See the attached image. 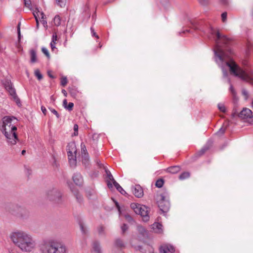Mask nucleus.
Masks as SVG:
<instances>
[{"label": "nucleus", "instance_id": "f257e3e1", "mask_svg": "<svg viewBox=\"0 0 253 253\" xmlns=\"http://www.w3.org/2000/svg\"><path fill=\"white\" fill-rule=\"evenodd\" d=\"M211 34L214 35L213 38L216 43L214 50L216 62L218 63L224 62L229 67L231 73L253 84V70H250L246 72L234 61L230 59V56L233 54L232 50L228 47L231 42V39L214 30H211Z\"/></svg>", "mask_w": 253, "mask_h": 253}, {"label": "nucleus", "instance_id": "f03ea898", "mask_svg": "<svg viewBox=\"0 0 253 253\" xmlns=\"http://www.w3.org/2000/svg\"><path fill=\"white\" fill-rule=\"evenodd\" d=\"M2 121L0 130L5 136L7 144L13 146L19 141L16 133L18 120L13 116H7L4 117Z\"/></svg>", "mask_w": 253, "mask_h": 253}, {"label": "nucleus", "instance_id": "7ed1b4c3", "mask_svg": "<svg viewBox=\"0 0 253 253\" xmlns=\"http://www.w3.org/2000/svg\"><path fill=\"white\" fill-rule=\"evenodd\" d=\"M10 238L13 243L23 252L29 253L34 250L36 246L32 236L23 231L12 232Z\"/></svg>", "mask_w": 253, "mask_h": 253}, {"label": "nucleus", "instance_id": "20e7f679", "mask_svg": "<svg viewBox=\"0 0 253 253\" xmlns=\"http://www.w3.org/2000/svg\"><path fill=\"white\" fill-rule=\"evenodd\" d=\"M41 251L42 253H66V248L59 242L49 240L43 243Z\"/></svg>", "mask_w": 253, "mask_h": 253}, {"label": "nucleus", "instance_id": "39448f33", "mask_svg": "<svg viewBox=\"0 0 253 253\" xmlns=\"http://www.w3.org/2000/svg\"><path fill=\"white\" fill-rule=\"evenodd\" d=\"M130 208L137 214L140 215L142 220L145 221H148L149 220V211L148 207L144 205H140L137 203H133L130 204Z\"/></svg>", "mask_w": 253, "mask_h": 253}, {"label": "nucleus", "instance_id": "423d86ee", "mask_svg": "<svg viewBox=\"0 0 253 253\" xmlns=\"http://www.w3.org/2000/svg\"><path fill=\"white\" fill-rule=\"evenodd\" d=\"M157 202L160 209L163 212H167L170 209L169 197L165 194H161L157 196Z\"/></svg>", "mask_w": 253, "mask_h": 253}, {"label": "nucleus", "instance_id": "0eeeda50", "mask_svg": "<svg viewBox=\"0 0 253 253\" xmlns=\"http://www.w3.org/2000/svg\"><path fill=\"white\" fill-rule=\"evenodd\" d=\"M46 197L47 199L55 203H61L62 194L60 191L55 188L49 189L46 192Z\"/></svg>", "mask_w": 253, "mask_h": 253}, {"label": "nucleus", "instance_id": "6e6552de", "mask_svg": "<svg viewBox=\"0 0 253 253\" xmlns=\"http://www.w3.org/2000/svg\"><path fill=\"white\" fill-rule=\"evenodd\" d=\"M69 148L68 149V157L69 162L71 166H75L76 163V157L74 155V153H76V149L75 144L74 143H70L68 145Z\"/></svg>", "mask_w": 253, "mask_h": 253}, {"label": "nucleus", "instance_id": "1a4fd4ad", "mask_svg": "<svg viewBox=\"0 0 253 253\" xmlns=\"http://www.w3.org/2000/svg\"><path fill=\"white\" fill-rule=\"evenodd\" d=\"M13 213L19 217L25 218L29 215L30 212L25 208L16 205L13 207Z\"/></svg>", "mask_w": 253, "mask_h": 253}, {"label": "nucleus", "instance_id": "9d476101", "mask_svg": "<svg viewBox=\"0 0 253 253\" xmlns=\"http://www.w3.org/2000/svg\"><path fill=\"white\" fill-rule=\"evenodd\" d=\"M5 89L8 91L9 94L12 97L17 105L20 106L21 105L20 100L17 95L15 90L13 87L12 84H11L10 85L7 86Z\"/></svg>", "mask_w": 253, "mask_h": 253}, {"label": "nucleus", "instance_id": "9b49d317", "mask_svg": "<svg viewBox=\"0 0 253 253\" xmlns=\"http://www.w3.org/2000/svg\"><path fill=\"white\" fill-rule=\"evenodd\" d=\"M159 252L160 253H173L175 252V248L170 244H165L160 247Z\"/></svg>", "mask_w": 253, "mask_h": 253}, {"label": "nucleus", "instance_id": "f8f14e48", "mask_svg": "<svg viewBox=\"0 0 253 253\" xmlns=\"http://www.w3.org/2000/svg\"><path fill=\"white\" fill-rule=\"evenodd\" d=\"M132 192L134 196L137 198H141L143 196V190L139 185H136L132 187Z\"/></svg>", "mask_w": 253, "mask_h": 253}, {"label": "nucleus", "instance_id": "ddd939ff", "mask_svg": "<svg viewBox=\"0 0 253 253\" xmlns=\"http://www.w3.org/2000/svg\"><path fill=\"white\" fill-rule=\"evenodd\" d=\"M238 116L241 119H248L252 117V112L248 108H244L239 114Z\"/></svg>", "mask_w": 253, "mask_h": 253}, {"label": "nucleus", "instance_id": "4468645a", "mask_svg": "<svg viewBox=\"0 0 253 253\" xmlns=\"http://www.w3.org/2000/svg\"><path fill=\"white\" fill-rule=\"evenodd\" d=\"M72 178L74 183L77 185L81 186L83 183V178L80 173H75Z\"/></svg>", "mask_w": 253, "mask_h": 253}, {"label": "nucleus", "instance_id": "2eb2a0df", "mask_svg": "<svg viewBox=\"0 0 253 253\" xmlns=\"http://www.w3.org/2000/svg\"><path fill=\"white\" fill-rule=\"evenodd\" d=\"M114 246L118 249H122L126 247V244L124 241L119 238H116L114 241Z\"/></svg>", "mask_w": 253, "mask_h": 253}, {"label": "nucleus", "instance_id": "dca6fc26", "mask_svg": "<svg viewBox=\"0 0 253 253\" xmlns=\"http://www.w3.org/2000/svg\"><path fill=\"white\" fill-rule=\"evenodd\" d=\"M105 172L108 178V179L107 180V186L110 189L112 188L113 185L111 183V181L114 180L115 179L114 178L111 172L108 169H106Z\"/></svg>", "mask_w": 253, "mask_h": 253}, {"label": "nucleus", "instance_id": "f3484780", "mask_svg": "<svg viewBox=\"0 0 253 253\" xmlns=\"http://www.w3.org/2000/svg\"><path fill=\"white\" fill-rule=\"evenodd\" d=\"M162 226L161 224L155 222L152 225V228L155 232L161 233L163 232Z\"/></svg>", "mask_w": 253, "mask_h": 253}, {"label": "nucleus", "instance_id": "a211bd4d", "mask_svg": "<svg viewBox=\"0 0 253 253\" xmlns=\"http://www.w3.org/2000/svg\"><path fill=\"white\" fill-rule=\"evenodd\" d=\"M180 170V167L178 166L170 167L167 169V172L172 174L176 173L178 172Z\"/></svg>", "mask_w": 253, "mask_h": 253}, {"label": "nucleus", "instance_id": "6ab92c4d", "mask_svg": "<svg viewBox=\"0 0 253 253\" xmlns=\"http://www.w3.org/2000/svg\"><path fill=\"white\" fill-rule=\"evenodd\" d=\"M101 247L99 243L97 242H94L93 243L92 253H101Z\"/></svg>", "mask_w": 253, "mask_h": 253}, {"label": "nucleus", "instance_id": "aec40b11", "mask_svg": "<svg viewBox=\"0 0 253 253\" xmlns=\"http://www.w3.org/2000/svg\"><path fill=\"white\" fill-rule=\"evenodd\" d=\"M137 230L138 233L143 237L147 235V232L145 228L141 225H138L137 226Z\"/></svg>", "mask_w": 253, "mask_h": 253}, {"label": "nucleus", "instance_id": "412c9836", "mask_svg": "<svg viewBox=\"0 0 253 253\" xmlns=\"http://www.w3.org/2000/svg\"><path fill=\"white\" fill-rule=\"evenodd\" d=\"M30 57H31V62L32 63H35L37 62V54L36 51L32 49L30 50Z\"/></svg>", "mask_w": 253, "mask_h": 253}, {"label": "nucleus", "instance_id": "4be33fe9", "mask_svg": "<svg viewBox=\"0 0 253 253\" xmlns=\"http://www.w3.org/2000/svg\"><path fill=\"white\" fill-rule=\"evenodd\" d=\"M54 25L56 26H59L61 24V19L59 15H56L53 19Z\"/></svg>", "mask_w": 253, "mask_h": 253}, {"label": "nucleus", "instance_id": "5701e85b", "mask_svg": "<svg viewBox=\"0 0 253 253\" xmlns=\"http://www.w3.org/2000/svg\"><path fill=\"white\" fill-rule=\"evenodd\" d=\"M190 176V173L188 172H184L182 173L179 176V178L183 180L188 178Z\"/></svg>", "mask_w": 253, "mask_h": 253}, {"label": "nucleus", "instance_id": "b1692460", "mask_svg": "<svg viewBox=\"0 0 253 253\" xmlns=\"http://www.w3.org/2000/svg\"><path fill=\"white\" fill-rule=\"evenodd\" d=\"M57 5L61 7H64L66 3V0H55Z\"/></svg>", "mask_w": 253, "mask_h": 253}, {"label": "nucleus", "instance_id": "393cba45", "mask_svg": "<svg viewBox=\"0 0 253 253\" xmlns=\"http://www.w3.org/2000/svg\"><path fill=\"white\" fill-rule=\"evenodd\" d=\"M209 147L208 146H204L203 148H202L198 153L197 155L199 156H201L203 155L208 149Z\"/></svg>", "mask_w": 253, "mask_h": 253}, {"label": "nucleus", "instance_id": "a878e982", "mask_svg": "<svg viewBox=\"0 0 253 253\" xmlns=\"http://www.w3.org/2000/svg\"><path fill=\"white\" fill-rule=\"evenodd\" d=\"M35 76L38 78L39 80H41L43 77L42 74L41 73L39 69H36L34 72Z\"/></svg>", "mask_w": 253, "mask_h": 253}, {"label": "nucleus", "instance_id": "bb28decb", "mask_svg": "<svg viewBox=\"0 0 253 253\" xmlns=\"http://www.w3.org/2000/svg\"><path fill=\"white\" fill-rule=\"evenodd\" d=\"M164 184V180L162 179H159L156 182L155 185L158 188H161Z\"/></svg>", "mask_w": 253, "mask_h": 253}, {"label": "nucleus", "instance_id": "cd10ccee", "mask_svg": "<svg viewBox=\"0 0 253 253\" xmlns=\"http://www.w3.org/2000/svg\"><path fill=\"white\" fill-rule=\"evenodd\" d=\"M42 51L45 55V56L47 57L48 59L50 58V54L46 48L44 47H42Z\"/></svg>", "mask_w": 253, "mask_h": 253}, {"label": "nucleus", "instance_id": "c85d7f7f", "mask_svg": "<svg viewBox=\"0 0 253 253\" xmlns=\"http://www.w3.org/2000/svg\"><path fill=\"white\" fill-rule=\"evenodd\" d=\"M74 194L76 196L77 201L79 203H81L83 201L82 196L77 192H75Z\"/></svg>", "mask_w": 253, "mask_h": 253}, {"label": "nucleus", "instance_id": "c756f323", "mask_svg": "<svg viewBox=\"0 0 253 253\" xmlns=\"http://www.w3.org/2000/svg\"><path fill=\"white\" fill-rule=\"evenodd\" d=\"M226 130V127H221L218 131L216 132V134L218 135H222L224 133Z\"/></svg>", "mask_w": 253, "mask_h": 253}, {"label": "nucleus", "instance_id": "7c9ffc66", "mask_svg": "<svg viewBox=\"0 0 253 253\" xmlns=\"http://www.w3.org/2000/svg\"><path fill=\"white\" fill-rule=\"evenodd\" d=\"M218 108L219 110L222 112H225L226 108L224 104L220 103L218 105Z\"/></svg>", "mask_w": 253, "mask_h": 253}, {"label": "nucleus", "instance_id": "2f4dec72", "mask_svg": "<svg viewBox=\"0 0 253 253\" xmlns=\"http://www.w3.org/2000/svg\"><path fill=\"white\" fill-rule=\"evenodd\" d=\"M67 79L66 77H62L61 79V85L65 86L67 84Z\"/></svg>", "mask_w": 253, "mask_h": 253}, {"label": "nucleus", "instance_id": "473e14b6", "mask_svg": "<svg viewBox=\"0 0 253 253\" xmlns=\"http://www.w3.org/2000/svg\"><path fill=\"white\" fill-rule=\"evenodd\" d=\"M105 231V228L102 225H100L98 228V232L100 235L104 234Z\"/></svg>", "mask_w": 253, "mask_h": 253}, {"label": "nucleus", "instance_id": "72a5a7b5", "mask_svg": "<svg viewBox=\"0 0 253 253\" xmlns=\"http://www.w3.org/2000/svg\"><path fill=\"white\" fill-rule=\"evenodd\" d=\"M227 13L226 12H224L221 14V19L223 22L225 23L226 22Z\"/></svg>", "mask_w": 253, "mask_h": 253}, {"label": "nucleus", "instance_id": "f704fd0d", "mask_svg": "<svg viewBox=\"0 0 253 253\" xmlns=\"http://www.w3.org/2000/svg\"><path fill=\"white\" fill-rule=\"evenodd\" d=\"M121 229L122 231V234H124L125 232L128 229V226L126 224H123L121 226Z\"/></svg>", "mask_w": 253, "mask_h": 253}, {"label": "nucleus", "instance_id": "c9c22d12", "mask_svg": "<svg viewBox=\"0 0 253 253\" xmlns=\"http://www.w3.org/2000/svg\"><path fill=\"white\" fill-rule=\"evenodd\" d=\"M49 109L50 110V111L53 114H54L56 117L57 118H59L60 117V115L59 114H58V113L57 112V111H56L54 109H53V108H49Z\"/></svg>", "mask_w": 253, "mask_h": 253}, {"label": "nucleus", "instance_id": "e433bc0d", "mask_svg": "<svg viewBox=\"0 0 253 253\" xmlns=\"http://www.w3.org/2000/svg\"><path fill=\"white\" fill-rule=\"evenodd\" d=\"M82 153L83 157L88 156L87 150L85 149L84 145V147H82Z\"/></svg>", "mask_w": 253, "mask_h": 253}, {"label": "nucleus", "instance_id": "4c0bfd02", "mask_svg": "<svg viewBox=\"0 0 253 253\" xmlns=\"http://www.w3.org/2000/svg\"><path fill=\"white\" fill-rule=\"evenodd\" d=\"M80 229L83 234H85L87 233V230L82 223L80 224Z\"/></svg>", "mask_w": 253, "mask_h": 253}, {"label": "nucleus", "instance_id": "58836bf2", "mask_svg": "<svg viewBox=\"0 0 253 253\" xmlns=\"http://www.w3.org/2000/svg\"><path fill=\"white\" fill-rule=\"evenodd\" d=\"M74 107V103L72 102H69L68 106H65V108L69 111H71Z\"/></svg>", "mask_w": 253, "mask_h": 253}, {"label": "nucleus", "instance_id": "ea45409f", "mask_svg": "<svg viewBox=\"0 0 253 253\" xmlns=\"http://www.w3.org/2000/svg\"><path fill=\"white\" fill-rule=\"evenodd\" d=\"M74 135L77 136L78 135V128L79 126L77 124H75L74 126Z\"/></svg>", "mask_w": 253, "mask_h": 253}, {"label": "nucleus", "instance_id": "a19ab883", "mask_svg": "<svg viewBox=\"0 0 253 253\" xmlns=\"http://www.w3.org/2000/svg\"><path fill=\"white\" fill-rule=\"evenodd\" d=\"M200 4L202 5H206L209 2V0H198Z\"/></svg>", "mask_w": 253, "mask_h": 253}, {"label": "nucleus", "instance_id": "79ce46f5", "mask_svg": "<svg viewBox=\"0 0 253 253\" xmlns=\"http://www.w3.org/2000/svg\"><path fill=\"white\" fill-rule=\"evenodd\" d=\"M122 195H126L127 194L126 192L124 190V189L120 186L118 189H117Z\"/></svg>", "mask_w": 253, "mask_h": 253}, {"label": "nucleus", "instance_id": "37998d69", "mask_svg": "<svg viewBox=\"0 0 253 253\" xmlns=\"http://www.w3.org/2000/svg\"><path fill=\"white\" fill-rule=\"evenodd\" d=\"M57 40V36L56 33H54L52 35L51 42L56 43V42Z\"/></svg>", "mask_w": 253, "mask_h": 253}, {"label": "nucleus", "instance_id": "c03bdc74", "mask_svg": "<svg viewBox=\"0 0 253 253\" xmlns=\"http://www.w3.org/2000/svg\"><path fill=\"white\" fill-rule=\"evenodd\" d=\"M11 84V82L8 80H5L3 83V84L4 85L5 88L7 87V86L10 85Z\"/></svg>", "mask_w": 253, "mask_h": 253}, {"label": "nucleus", "instance_id": "a18cd8bd", "mask_svg": "<svg viewBox=\"0 0 253 253\" xmlns=\"http://www.w3.org/2000/svg\"><path fill=\"white\" fill-rule=\"evenodd\" d=\"M83 163L85 166L88 164V156L83 157Z\"/></svg>", "mask_w": 253, "mask_h": 253}, {"label": "nucleus", "instance_id": "49530a36", "mask_svg": "<svg viewBox=\"0 0 253 253\" xmlns=\"http://www.w3.org/2000/svg\"><path fill=\"white\" fill-rule=\"evenodd\" d=\"M39 12H40V11H38L37 12H34L33 13V14H34V17H35L36 20H37V19H39V18H40V14H39Z\"/></svg>", "mask_w": 253, "mask_h": 253}, {"label": "nucleus", "instance_id": "de8ad7c7", "mask_svg": "<svg viewBox=\"0 0 253 253\" xmlns=\"http://www.w3.org/2000/svg\"><path fill=\"white\" fill-rule=\"evenodd\" d=\"M25 5L28 7L31 6V0H24Z\"/></svg>", "mask_w": 253, "mask_h": 253}, {"label": "nucleus", "instance_id": "09e8293b", "mask_svg": "<svg viewBox=\"0 0 253 253\" xmlns=\"http://www.w3.org/2000/svg\"><path fill=\"white\" fill-rule=\"evenodd\" d=\"M39 14H40V17H41V20L46 19V17L43 12H39Z\"/></svg>", "mask_w": 253, "mask_h": 253}, {"label": "nucleus", "instance_id": "8fccbe9b", "mask_svg": "<svg viewBox=\"0 0 253 253\" xmlns=\"http://www.w3.org/2000/svg\"><path fill=\"white\" fill-rule=\"evenodd\" d=\"M113 183L114 186L116 187V189H118L119 187L120 186V184L116 182V181L114 179L112 181Z\"/></svg>", "mask_w": 253, "mask_h": 253}, {"label": "nucleus", "instance_id": "3c124183", "mask_svg": "<svg viewBox=\"0 0 253 253\" xmlns=\"http://www.w3.org/2000/svg\"><path fill=\"white\" fill-rule=\"evenodd\" d=\"M230 91H231L233 96H234V97H235L236 92H235V91L232 85L230 86Z\"/></svg>", "mask_w": 253, "mask_h": 253}, {"label": "nucleus", "instance_id": "603ef678", "mask_svg": "<svg viewBox=\"0 0 253 253\" xmlns=\"http://www.w3.org/2000/svg\"><path fill=\"white\" fill-rule=\"evenodd\" d=\"M90 30H91V33L92 34V36H94L96 38L98 39L99 38V37L96 34V33L95 32L94 29L92 28H90Z\"/></svg>", "mask_w": 253, "mask_h": 253}, {"label": "nucleus", "instance_id": "864d4df0", "mask_svg": "<svg viewBox=\"0 0 253 253\" xmlns=\"http://www.w3.org/2000/svg\"><path fill=\"white\" fill-rule=\"evenodd\" d=\"M41 110L44 115L46 114L47 111L45 107H44L43 106H42Z\"/></svg>", "mask_w": 253, "mask_h": 253}, {"label": "nucleus", "instance_id": "5fc2aeb1", "mask_svg": "<svg viewBox=\"0 0 253 253\" xmlns=\"http://www.w3.org/2000/svg\"><path fill=\"white\" fill-rule=\"evenodd\" d=\"M70 93L72 95V96H75L76 95V90H75V89H71L70 90Z\"/></svg>", "mask_w": 253, "mask_h": 253}, {"label": "nucleus", "instance_id": "6e6d98bb", "mask_svg": "<svg viewBox=\"0 0 253 253\" xmlns=\"http://www.w3.org/2000/svg\"><path fill=\"white\" fill-rule=\"evenodd\" d=\"M43 26L45 28L47 27V24L46 19L41 20Z\"/></svg>", "mask_w": 253, "mask_h": 253}, {"label": "nucleus", "instance_id": "4d7b16f0", "mask_svg": "<svg viewBox=\"0 0 253 253\" xmlns=\"http://www.w3.org/2000/svg\"><path fill=\"white\" fill-rule=\"evenodd\" d=\"M219 1L223 5H227L228 3V0H219Z\"/></svg>", "mask_w": 253, "mask_h": 253}, {"label": "nucleus", "instance_id": "13d9d810", "mask_svg": "<svg viewBox=\"0 0 253 253\" xmlns=\"http://www.w3.org/2000/svg\"><path fill=\"white\" fill-rule=\"evenodd\" d=\"M9 253H20L16 249H12L9 251Z\"/></svg>", "mask_w": 253, "mask_h": 253}, {"label": "nucleus", "instance_id": "bf43d9fd", "mask_svg": "<svg viewBox=\"0 0 253 253\" xmlns=\"http://www.w3.org/2000/svg\"><path fill=\"white\" fill-rule=\"evenodd\" d=\"M242 93L247 98L248 96V92L247 90L244 89L242 90Z\"/></svg>", "mask_w": 253, "mask_h": 253}, {"label": "nucleus", "instance_id": "052dcab7", "mask_svg": "<svg viewBox=\"0 0 253 253\" xmlns=\"http://www.w3.org/2000/svg\"><path fill=\"white\" fill-rule=\"evenodd\" d=\"M55 43H53V42H50V46H51V48L52 49V50H54V49L55 48H56V47H55Z\"/></svg>", "mask_w": 253, "mask_h": 253}, {"label": "nucleus", "instance_id": "680f3d73", "mask_svg": "<svg viewBox=\"0 0 253 253\" xmlns=\"http://www.w3.org/2000/svg\"><path fill=\"white\" fill-rule=\"evenodd\" d=\"M47 74L48 75V76L50 78H52V79H54L55 77L54 76H53L52 74H51V73L50 71H48L47 72Z\"/></svg>", "mask_w": 253, "mask_h": 253}, {"label": "nucleus", "instance_id": "e2e57ef3", "mask_svg": "<svg viewBox=\"0 0 253 253\" xmlns=\"http://www.w3.org/2000/svg\"><path fill=\"white\" fill-rule=\"evenodd\" d=\"M63 106H64V108H65V106H67V100L66 99H64L63 100Z\"/></svg>", "mask_w": 253, "mask_h": 253}, {"label": "nucleus", "instance_id": "0e129e2a", "mask_svg": "<svg viewBox=\"0 0 253 253\" xmlns=\"http://www.w3.org/2000/svg\"><path fill=\"white\" fill-rule=\"evenodd\" d=\"M36 27H37V28L38 29L39 26V21L38 19H37V20H36Z\"/></svg>", "mask_w": 253, "mask_h": 253}, {"label": "nucleus", "instance_id": "69168bd1", "mask_svg": "<svg viewBox=\"0 0 253 253\" xmlns=\"http://www.w3.org/2000/svg\"><path fill=\"white\" fill-rule=\"evenodd\" d=\"M62 92L64 94L65 96H66L67 92L65 89H62Z\"/></svg>", "mask_w": 253, "mask_h": 253}, {"label": "nucleus", "instance_id": "338daca9", "mask_svg": "<svg viewBox=\"0 0 253 253\" xmlns=\"http://www.w3.org/2000/svg\"><path fill=\"white\" fill-rule=\"evenodd\" d=\"M115 204L119 210H120V207L118 202H116Z\"/></svg>", "mask_w": 253, "mask_h": 253}, {"label": "nucleus", "instance_id": "774afa93", "mask_svg": "<svg viewBox=\"0 0 253 253\" xmlns=\"http://www.w3.org/2000/svg\"><path fill=\"white\" fill-rule=\"evenodd\" d=\"M25 153H26V150H23L21 152L22 155H24Z\"/></svg>", "mask_w": 253, "mask_h": 253}]
</instances>
